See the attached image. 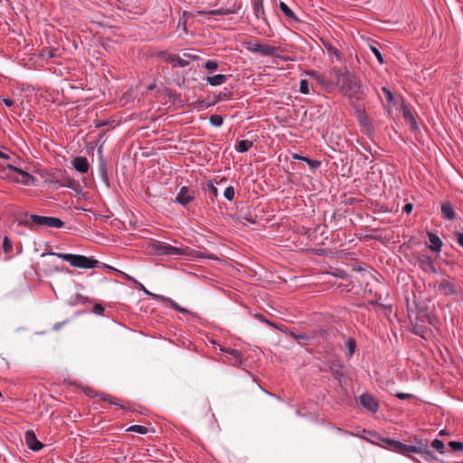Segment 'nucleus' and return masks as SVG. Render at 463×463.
<instances>
[{
	"instance_id": "nucleus-1",
	"label": "nucleus",
	"mask_w": 463,
	"mask_h": 463,
	"mask_svg": "<svg viewBox=\"0 0 463 463\" xmlns=\"http://www.w3.org/2000/svg\"><path fill=\"white\" fill-rule=\"evenodd\" d=\"M16 222L19 225L27 227L30 230H35L37 227H48L61 229L64 226V222L58 217L42 216L34 213H21Z\"/></svg>"
},
{
	"instance_id": "nucleus-2",
	"label": "nucleus",
	"mask_w": 463,
	"mask_h": 463,
	"mask_svg": "<svg viewBox=\"0 0 463 463\" xmlns=\"http://www.w3.org/2000/svg\"><path fill=\"white\" fill-rule=\"evenodd\" d=\"M52 255L55 256L66 262H68L71 267L78 269H95L97 267H100L101 262L93 257H87L81 254H72V253H59L54 251H49L47 253H43V256Z\"/></svg>"
},
{
	"instance_id": "nucleus-3",
	"label": "nucleus",
	"mask_w": 463,
	"mask_h": 463,
	"mask_svg": "<svg viewBox=\"0 0 463 463\" xmlns=\"http://www.w3.org/2000/svg\"><path fill=\"white\" fill-rule=\"evenodd\" d=\"M449 279V277L443 276L440 279L430 283L429 287L438 295L456 297L459 293L458 286Z\"/></svg>"
},
{
	"instance_id": "nucleus-4",
	"label": "nucleus",
	"mask_w": 463,
	"mask_h": 463,
	"mask_svg": "<svg viewBox=\"0 0 463 463\" xmlns=\"http://www.w3.org/2000/svg\"><path fill=\"white\" fill-rule=\"evenodd\" d=\"M338 86L340 92L344 96H351L354 93H365L366 90V87L360 79L353 72L348 74Z\"/></svg>"
},
{
	"instance_id": "nucleus-5",
	"label": "nucleus",
	"mask_w": 463,
	"mask_h": 463,
	"mask_svg": "<svg viewBox=\"0 0 463 463\" xmlns=\"http://www.w3.org/2000/svg\"><path fill=\"white\" fill-rule=\"evenodd\" d=\"M243 46L250 52L260 53L263 56L276 57L278 48L266 43L248 41L243 43Z\"/></svg>"
},
{
	"instance_id": "nucleus-6",
	"label": "nucleus",
	"mask_w": 463,
	"mask_h": 463,
	"mask_svg": "<svg viewBox=\"0 0 463 463\" xmlns=\"http://www.w3.org/2000/svg\"><path fill=\"white\" fill-rule=\"evenodd\" d=\"M381 440L391 447L392 451L401 453L402 455H408L409 453H420L425 448L420 446L405 445L400 441L391 439H381Z\"/></svg>"
},
{
	"instance_id": "nucleus-7",
	"label": "nucleus",
	"mask_w": 463,
	"mask_h": 463,
	"mask_svg": "<svg viewBox=\"0 0 463 463\" xmlns=\"http://www.w3.org/2000/svg\"><path fill=\"white\" fill-rule=\"evenodd\" d=\"M154 251L156 255L164 256H182L186 255V251L178 247H175L165 242L157 241L153 245Z\"/></svg>"
},
{
	"instance_id": "nucleus-8",
	"label": "nucleus",
	"mask_w": 463,
	"mask_h": 463,
	"mask_svg": "<svg viewBox=\"0 0 463 463\" xmlns=\"http://www.w3.org/2000/svg\"><path fill=\"white\" fill-rule=\"evenodd\" d=\"M329 370L334 379L339 383H345L348 378V370L338 359H335L330 362Z\"/></svg>"
},
{
	"instance_id": "nucleus-9",
	"label": "nucleus",
	"mask_w": 463,
	"mask_h": 463,
	"mask_svg": "<svg viewBox=\"0 0 463 463\" xmlns=\"http://www.w3.org/2000/svg\"><path fill=\"white\" fill-rule=\"evenodd\" d=\"M311 332H312L313 343L316 341L319 342V340L321 339V340L325 341L326 344H329L331 342V340L333 339V337H335V335L336 334V330L334 327H330V326L316 328V329L312 330Z\"/></svg>"
},
{
	"instance_id": "nucleus-10",
	"label": "nucleus",
	"mask_w": 463,
	"mask_h": 463,
	"mask_svg": "<svg viewBox=\"0 0 463 463\" xmlns=\"http://www.w3.org/2000/svg\"><path fill=\"white\" fill-rule=\"evenodd\" d=\"M158 56L167 63H171L174 66L184 68L189 66V61L182 59L177 54L170 53L166 51H162L158 53Z\"/></svg>"
},
{
	"instance_id": "nucleus-11",
	"label": "nucleus",
	"mask_w": 463,
	"mask_h": 463,
	"mask_svg": "<svg viewBox=\"0 0 463 463\" xmlns=\"http://www.w3.org/2000/svg\"><path fill=\"white\" fill-rule=\"evenodd\" d=\"M194 200V192H191L188 186H182L175 198V203L182 206H186L189 203L193 202Z\"/></svg>"
},
{
	"instance_id": "nucleus-12",
	"label": "nucleus",
	"mask_w": 463,
	"mask_h": 463,
	"mask_svg": "<svg viewBox=\"0 0 463 463\" xmlns=\"http://www.w3.org/2000/svg\"><path fill=\"white\" fill-rule=\"evenodd\" d=\"M61 187L69 188L77 194H80L82 191V187H81L80 184L68 175H62L61 184H59V185L53 186L54 189H59Z\"/></svg>"
},
{
	"instance_id": "nucleus-13",
	"label": "nucleus",
	"mask_w": 463,
	"mask_h": 463,
	"mask_svg": "<svg viewBox=\"0 0 463 463\" xmlns=\"http://www.w3.org/2000/svg\"><path fill=\"white\" fill-rule=\"evenodd\" d=\"M354 113L359 125L365 128L368 134H372L373 132V127L369 121L365 109L364 108H358Z\"/></svg>"
},
{
	"instance_id": "nucleus-14",
	"label": "nucleus",
	"mask_w": 463,
	"mask_h": 463,
	"mask_svg": "<svg viewBox=\"0 0 463 463\" xmlns=\"http://www.w3.org/2000/svg\"><path fill=\"white\" fill-rule=\"evenodd\" d=\"M83 392H84L86 396H89V397H91V398H94L96 396H99L100 397V401L108 402L109 405H110V406H113V405H122L121 404V401L117 400L115 398H112L109 395L105 394L103 392L98 393L94 390L90 389V387L83 388Z\"/></svg>"
},
{
	"instance_id": "nucleus-15",
	"label": "nucleus",
	"mask_w": 463,
	"mask_h": 463,
	"mask_svg": "<svg viewBox=\"0 0 463 463\" xmlns=\"http://www.w3.org/2000/svg\"><path fill=\"white\" fill-rule=\"evenodd\" d=\"M99 165H98V172L99 175L100 177V180L102 183L106 185L107 188L110 187V181L108 174L107 169V162L101 156V151L99 150Z\"/></svg>"
},
{
	"instance_id": "nucleus-16",
	"label": "nucleus",
	"mask_w": 463,
	"mask_h": 463,
	"mask_svg": "<svg viewBox=\"0 0 463 463\" xmlns=\"http://www.w3.org/2000/svg\"><path fill=\"white\" fill-rule=\"evenodd\" d=\"M24 439L27 447L33 451H39L43 447V443L37 439L33 430H27L25 432Z\"/></svg>"
},
{
	"instance_id": "nucleus-17",
	"label": "nucleus",
	"mask_w": 463,
	"mask_h": 463,
	"mask_svg": "<svg viewBox=\"0 0 463 463\" xmlns=\"http://www.w3.org/2000/svg\"><path fill=\"white\" fill-rule=\"evenodd\" d=\"M288 335L297 341L299 345H309L313 344L312 332L307 335L300 332L290 331Z\"/></svg>"
},
{
	"instance_id": "nucleus-18",
	"label": "nucleus",
	"mask_w": 463,
	"mask_h": 463,
	"mask_svg": "<svg viewBox=\"0 0 463 463\" xmlns=\"http://www.w3.org/2000/svg\"><path fill=\"white\" fill-rule=\"evenodd\" d=\"M6 168L19 175H21L22 177H24L25 180L23 181V183L25 184V185H31L34 183L35 181V177L33 176L32 175H30L29 173L25 172L24 170H23L22 168H19L14 165H11V164H8L6 165Z\"/></svg>"
},
{
	"instance_id": "nucleus-19",
	"label": "nucleus",
	"mask_w": 463,
	"mask_h": 463,
	"mask_svg": "<svg viewBox=\"0 0 463 463\" xmlns=\"http://www.w3.org/2000/svg\"><path fill=\"white\" fill-rule=\"evenodd\" d=\"M71 164L74 169L80 174H86L90 169V164L85 156H76Z\"/></svg>"
},
{
	"instance_id": "nucleus-20",
	"label": "nucleus",
	"mask_w": 463,
	"mask_h": 463,
	"mask_svg": "<svg viewBox=\"0 0 463 463\" xmlns=\"http://www.w3.org/2000/svg\"><path fill=\"white\" fill-rule=\"evenodd\" d=\"M428 239L430 242L429 249L433 252H439L441 251L443 242L441 239L436 234L435 232H428Z\"/></svg>"
},
{
	"instance_id": "nucleus-21",
	"label": "nucleus",
	"mask_w": 463,
	"mask_h": 463,
	"mask_svg": "<svg viewBox=\"0 0 463 463\" xmlns=\"http://www.w3.org/2000/svg\"><path fill=\"white\" fill-rule=\"evenodd\" d=\"M440 212L442 217L446 220L453 221L456 219V213L449 202H444L441 203Z\"/></svg>"
},
{
	"instance_id": "nucleus-22",
	"label": "nucleus",
	"mask_w": 463,
	"mask_h": 463,
	"mask_svg": "<svg viewBox=\"0 0 463 463\" xmlns=\"http://www.w3.org/2000/svg\"><path fill=\"white\" fill-rule=\"evenodd\" d=\"M292 158L293 159H296V160H300V161H303V163H307V165H308V167L315 171L317 170V168L320 167L321 165V162L319 160H316V159H311L307 156H302V155H299L298 153H295L292 155Z\"/></svg>"
},
{
	"instance_id": "nucleus-23",
	"label": "nucleus",
	"mask_w": 463,
	"mask_h": 463,
	"mask_svg": "<svg viewBox=\"0 0 463 463\" xmlns=\"http://www.w3.org/2000/svg\"><path fill=\"white\" fill-rule=\"evenodd\" d=\"M228 78L229 75L226 74H216L213 76H207L205 80L210 86L217 87L225 83Z\"/></svg>"
},
{
	"instance_id": "nucleus-24",
	"label": "nucleus",
	"mask_w": 463,
	"mask_h": 463,
	"mask_svg": "<svg viewBox=\"0 0 463 463\" xmlns=\"http://www.w3.org/2000/svg\"><path fill=\"white\" fill-rule=\"evenodd\" d=\"M346 352L345 354L347 359L352 358L357 349V344L354 338L347 337L345 342Z\"/></svg>"
},
{
	"instance_id": "nucleus-25",
	"label": "nucleus",
	"mask_w": 463,
	"mask_h": 463,
	"mask_svg": "<svg viewBox=\"0 0 463 463\" xmlns=\"http://www.w3.org/2000/svg\"><path fill=\"white\" fill-rule=\"evenodd\" d=\"M253 9L257 19L266 21L263 0H253Z\"/></svg>"
},
{
	"instance_id": "nucleus-26",
	"label": "nucleus",
	"mask_w": 463,
	"mask_h": 463,
	"mask_svg": "<svg viewBox=\"0 0 463 463\" xmlns=\"http://www.w3.org/2000/svg\"><path fill=\"white\" fill-rule=\"evenodd\" d=\"M358 402L359 405H379V402L369 392L361 394Z\"/></svg>"
},
{
	"instance_id": "nucleus-27",
	"label": "nucleus",
	"mask_w": 463,
	"mask_h": 463,
	"mask_svg": "<svg viewBox=\"0 0 463 463\" xmlns=\"http://www.w3.org/2000/svg\"><path fill=\"white\" fill-rule=\"evenodd\" d=\"M331 73L336 78L337 84H340L348 74L352 73L347 67L334 68Z\"/></svg>"
},
{
	"instance_id": "nucleus-28",
	"label": "nucleus",
	"mask_w": 463,
	"mask_h": 463,
	"mask_svg": "<svg viewBox=\"0 0 463 463\" xmlns=\"http://www.w3.org/2000/svg\"><path fill=\"white\" fill-rule=\"evenodd\" d=\"M279 8L281 11V13L288 19L295 21V22L298 21V16L295 14V13L289 8V6L286 3L280 1L279 4Z\"/></svg>"
},
{
	"instance_id": "nucleus-29",
	"label": "nucleus",
	"mask_w": 463,
	"mask_h": 463,
	"mask_svg": "<svg viewBox=\"0 0 463 463\" xmlns=\"http://www.w3.org/2000/svg\"><path fill=\"white\" fill-rule=\"evenodd\" d=\"M135 288L139 291H143L146 296L151 297L153 299L158 302L167 300L165 296L156 294L146 289V287L141 282H139V284H137Z\"/></svg>"
},
{
	"instance_id": "nucleus-30",
	"label": "nucleus",
	"mask_w": 463,
	"mask_h": 463,
	"mask_svg": "<svg viewBox=\"0 0 463 463\" xmlns=\"http://www.w3.org/2000/svg\"><path fill=\"white\" fill-rule=\"evenodd\" d=\"M411 332L420 337L425 338L426 334L430 332V329L418 321L412 325Z\"/></svg>"
},
{
	"instance_id": "nucleus-31",
	"label": "nucleus",
	"mask_w": 463,
	"mask_h": 463,
	"mask_svg": "<svg viewBox=\"0 0 463 463\" xmlns=\"http://www.w3.org/2000/svg\"><path fill=\"white\" fill-rule=\"evenodd\" d=\"M166 299L167 300H164L162 301L161 303H167L171 306V307L178 312H181L183 314H188V315H192L194 316L195 318H198L196 315H194L192 311H190L189 309L185 308V307H181L180 305H178L175 301H174L172 298H167L166 297Z\"/></svg>"
},
{
	"instance_id": "nucleus-32",
	"label": "nucleus",
	"mask_w": 463,
	"mask_h": 463,
	"mask_svg": "<svg viewBox=\"0 0 463 463\" xmlns=\"http://www.w3.org/2000/svg\"><path fill=\"white\" fill-rule=\"evenodd\" d=\"M364 94L365 93H354L351 96L350 95L345 96L348 99V100H349L351 106L353 107V109H354V111L358 108H362L359 103L363 99Z\"/></svg>"
},
{
	"instance_id": "nucleus-33",
	"label": "nucleus",
	"mask_w": 463,
	"mask_h": 463,
	"mask_svg": "<svg viewBox=\"0 0 463 463\" xmlns=\"http://www.w3.org/2000/svg\"><path fill=\"white\" fill-rule=\"evenodd\" d=\"M252 145V141H250L248 139H241L239 140L235 145V150L239 153H246L250 150Z\"/></svg>"
},
{
	"instance_id": "nucleus-34",
	"label": "nucleus",
	"mask_w": 463,
	"mask_h": 463,
	"mask_svg": "<svg viewBox=\"0 0 463 463\" xmlns=\"http://www.w3.org/2000/svg\"><path fill=\"white\" fill-rule=\"evenodd\" d=\"M210 14V15H228L231 14H233V11L228 8H219V9H213L209 11H200L199 14Z\"/></svg>"
},
{
	"instance_id": "nucleus-35",
	"label": "nucleus",
	"mask_w": 463,
	"mask_h": 463,
	"mask_svg": "<svg viewBox=\"0 0 463 463\" xmlns=\"http://www.w3.org/2000/svg\"><path fill=\"white\" fill-rule=\"evenodd\" d=\"M221 351L222 353L230 354L235 360L236 363L240 364H242V355L239 350L222 347Z\"/></svg>"
},
{
	"instance_id": "nucleus-36",
	"label": "nucleus",
	"mask_w": 463,
	"mask_h": 463,
	"mask_svg": "<svg viewBox=\"0 0 463 463\" xmlns=\"http://www.w3.org/2000/svg\"><path fill=\"white\" fill-rule=\"evenodd\" d=\"M403 118L405 121H407L412 129L418 128V124L416 118L413 117L411 111L409 109H403Z\"/></svg>"
},
{
	"instance_id": "nucleus-37",
	"label": "nucleus",
	"mask_w": 463,
	"mask_h": 463,
	"mask_svg": "<svg viewBox=\"0 0 463 463\" xmlns=\"http://www.w3.org/2000/svg\"><path fill=\"white\" fill-rule=\"evenodd\" d=\"M186 255H189L191 257H194L197 259H211V260H217V257H215L212 253L208 252H203L201 250H191L189 253L186 252Z\"/></svg>"
},
{
	"instance_id": "nucleus-38",
	"label": "nucleus",
	"mask_w": 463,
	"mask_h": 463,
	"mask_svg": "<svg viewBox=\"0 0 463 463\" xmlns=\"http://www.w3.org/2000/svg\"><path fill=\"white\" fill-rule=\"evenodd\" d=\"M324 46L329 55L334 56L337 61L342 60V55L337 48H335L329 43H324Z\"/></svg>"
},
{
	"instance_id": "nucleus-39",
	"label": "nucleus",
	"mask_w": 463,
	"mask_h": 463,
	"mask_svg": "<svg viewBox=\"0 0 463 463\" xmlns=\"http://www.w3.org/2000/svg\"><path fill=\"white\" fill-rule=\"evenodd\" d=\"M90 302V298L85 297V296H82L80 294H76L75 297L71 298L70 300H69V305L71 306H77L79 304H86V303H89Z\"/></svg>"
},
{
	"instance_id": "nucleus-40",
	"label": "nucleus",
	"mask_w": 463,
	"mask_h": 463,
	"mask_svg": "<svg viewBox=\"0 0 463 463\" xmlns=\"http://www.w3.org/2000/svg\"><path fill=\"white\" fill-rule=\"evenodd\" d=\"M209 122L212 126L220 128L223 124V118L218 114H213L209 118Z\"/></svg>"
},
{
	"instance_id": "nucleus-41",
	"label": "nucleus",
	"mask_w": 463,
	"mask_h": 463,
	"mask_svg": "<svg viewBox=\"0 0 463 463\" xmlns=\"http://www.w3.org/2000/svg\"><path fill=\"white\" fill-rule=\"evenodd\" d=\"M232 97V91L228 89H224L222 91H221L215 98L214 103H218L221 101L228 100Z\"/></svg>"
},
{
	"instance_id": "nucleus-42",
	"label": "nucleus",
	"mask_w": 463,
	"mask_h": 463,
	"mask_svg": "<svg viewBox=\"0 0 463 463\" xmlns=\"http://www.w3.org/2000/svg\"><path fill=\"white\" fill-rule=\"evenodd\" d=\"M203 67L209 71H215L219 68V62L215 60H208Z\"/></svg>"
},
{
	"instance_id": "nucleus-43",
	"label": "nucleus",
	"mask_w": 463,
	"mask_h": 463,
	"mask_svg": "<svg viewBox=\"0 0 463 463\" xmlns=\"http://www.w3.org/2000/svg\"><path fill=\"white\" fill-rule=\"evenodd\" d=\"M128 431L137 432L139 434H146L148 430L146 427L142 425H132L127 429Z\"/></svg>"
},
{
	"instance_id": "nucleus-44",
	"label": "nucleus",
	"mask_w": 463,
	"mask_h": 463,
	"mask_svg": "<svg viewBox=\"0 0 463 463\" xmlns=\"http://www.w3.org/2000/svg\"><path fill=\"white\" fill-rule=\"evenodd\" d=\"M299 92L307 95L310 93V85L307 80H301L299 82Z\"/></svg>"
},
{
	"instance_id": "nucleus-45",
	"label": "nucleus",
	"mask_w": 463,
	"mask_h": 463,
	"mask_svg": "<svg viewBox=\"0 0 463 463\" xmlns=\"http://www.w3.org/2000/svg\"><path fill=\"white\" fill-rule=\"evenodd\" d=\"M234 194H235V190L232 185L227 186L223 192V197L227 201H230V202L233 200Z\"/></svg>"
},
{
	"instance_id": "nucleus-46",
	"label": "nucleus",
	"mask_w": 463,
	"mask_h": 463,
	"mask_svg": "<svg viewBox=\"0 0 463 463\" xmlns=\"http://www.w3.org/2000/svg\"><path fill=\"white\" fill-rule=\"evenodd\" d=\"M370 50L373 53V55L376 57V59L380 64L384 63V58L377 47L370 45Z\"/></svg>"
},
{
	"instance_id": "nucleus-47",
	"label": "nucleus",
	"mask_w": 463,
	"mask_h": 463,
	"mask_svg": "<svg viewBox=\"0 0 463 463\" xmlns=\"http://www.w3.org/2000/svg\"><path fill=\"white\" fill-rule=\"evenodd\" d=\"M431 447L439 453H444L445 446L443 441L436 439L431 442Z\"/></svg>"
},
{
	"instance_id": "nucleus-48",
	"label": "nucleus",
	"mask_w": 463,
	"mask_h": 463,
	"mask_svg": "<svg viewBox=\"0 0 463 463\" xmlns=\"http://www.w3.org/2000/svg\"><path fill=\"white\" fill-rule=\"evenodd\" d=\"M255 317H256L260 322L265 323V324H267V325L270 326H271V327H273V328H278V329H279V327L277 326V325H276V324H274L273 322H271V321H269V319H267V318H266L262 314H260V313H257V314L255 315Z\"/></svg>"
},
{
	"instance_id": "nucleus-49",
	"label": "nucleus",
	"mask_w": 463,
	"mask_h": 463,
	"mask_svg": "<svg viewBox=\"0 0 463 463\" xmlns=\"http://www.w3.org/2000/svg\"><path fill=\"white\" fill-rule=\"evenodd\" d=\"M204 189L208 190L213 195V197H217L219 194L217 187L213 184L212 181H208L206 183V187Z\"/></svg>"
},
{
	"instance_id": "nucleus-50",
	"label": "nucleus",
	"mask_w": 463,
	"mask_h": 463,
	"mask_svg": "<svg viewBox=\"0 0 463 463\" xmlns=\"http://www.w3.org/2000/svg\"><path fill=\"white\" fill-rule=\"evenodd\" d=\"M419 260L426 265L427 267H430V266H432V263H433V260L430 256L429 255H426V254H422L419 257Z\"/></svg>"
},
{
	"instance_id": "nucleus-51",
	"label": "nucleus",
	"mask_w": 463,
	"mask_h": 463,
	"mask_svg": "<svg viewBox=\"0 0 463 463\" xmlns=\"http://www.w3.org/2000/svg\"><path fill=\"white\" fill-rule=\"evenodd\" d=\"M317 81L322 88L325 89H327L331 86V82L322 74L318 77Z\"/></svg>"
},
{
	"instance_id": "nucleus-52",
	"label": "nucleus",
	"mask_w": 463,
	"mask_h": 463,
	"mask_svg": "<svg viewBox=\"0 0 463 463\" xmlns=\"http://www.w3.org/2000/svg\"><path fill=\"white\" fill-rule=\"evenodd\" d=\"M449 446L453 451L463 450V443L460 441H449Z\"/></svg>"
},
{
	"instance_id": "nucleus-53",
	"label": "nucleus",
	"mask_w": 463,
	"mask_h": 463,
	"mask_svg": "<svg viewBox=\"0 0 463 463\" xmlns=\"http://www.w3.org/2000/svg\"><path fill=\"white\" fill-rule=\"evenodd\" d=\"M382 90L384 93L387 101L389 103H392L393 101V99H394V96H393L392 91L390 89L386 88V87H383Z\"/></svg>"
},
{
	"instance_id": "nucleus-54",
	"label": "nucleus",
	"mask_w": 463,
	"mask_h": 463,
	"mask_svg": "<svg viewBox=\"0 0 463 463\" xmlns=\"http://www.w3.org/2000/svg\"><path fill=\"white\" fill-rule=\"evenodd\" d=\"M13 249V243L12 241L7 238L5 237L3 240V250L5 252H9Z\"/></svg>"
},
{
	"instance_id": "nucleus-55",
	"label": "nucleus",
	"mask_w": 463,
	"mask_h": 463,
	"mask_svg": "<svg viewBox=\"0 0 463 463\" xmlns=\"http://www.w3.org/2000/svg\"><path fill=\"white\" fill-rule=\"evenodd\" d=\"M303 73L315 80H317L318 77L321 75L317 71L315 70H307Z\"/></svg>"
},
{
	"instance_id": "nucleus-56",
	"label": "nucleus",
	"mask_w": 463,
	"mask_h": 463,
	"mask_svg": "<svg viewBox=\"0 0 463 463\" xmlns=\"http://www.w3.org/2000/svg\"><path fill=\"white\" fill-rule=\"evenodd\" d=\"M454 240L455 241L463 248V232H454Z\"/></svg>"
},
{
	"instance_id": "nucleus-57",
	"label": "nucleus",
	"mask_w": 463,
	"mask_h": 463,
	"mask_svg": "<svg viewBox=\"0 0 463 463\" xmlns=\"http://www.w3.org/2000/svg\"><path fill=\"white\" fill-rule=\"evenodd\" d=\"M104 307L100 304H95L92 307V313L98 316H102Z\"/></svg>"
},
{
	"instance_id": "nucleus-58",
	"label": "nucleus",
	"mask_w": 463,
	"mask_h": 463,
	"mask_svg": "<svg viewBox=\"0 0 463 463\" xmlns=\"http://www.w3.org/2000/svg\"><path fill=\"white\" fill-rule=\"evenodd\" d=\"M427 321L430 325H434L435 322L437 321V317L430 313L426 314L425 315V318L424 319H421L420 321L421 322H424V321Z\"/></svg>"
},
{
	"instance_id": "nucleus-59",
	"label": "nucleus",
	"mask_w": 463,
	"mask_h": 463,
	"mask_svg": "<svg viewBox=\"0 0 463 463\" xmlns=\"http://www.w3.org/2000/svg\"><path fill=\"white\" fill-rule=\"evenodd\" d=\"M120 274H122V275L125 277V279H126L127 280H128V281L132 282V283L135 285V287H136L137 284H139V281H138V280H137V279H136L135 278H133L132 276H130V275H128V274H127V273H125V272H122V271H120Z\"/></svg>"
},
{
	"instance_id": "nucleus-60",
	"label": "nucleus",
	"mask_w": 463,
	"mask_h": 463,
	"mask_svg": "<svg viewBox=\"0 0 463 463\" xmlns=\"http://www.w3.org/2000/svg\"><path fill=\"white\" fill-rule=\"evenodd\" d=\"M57 49L51 48L46 51H44V55H46L48 58H54L56 57Z\"/></svg>"
},
{
	"instance_id": "nucleus-61",
	"label": "nucleus",
	"mask_w": 463,
	"mask_h": 463,
	"mask_svg": "<svg viewBox=\"0 0 463 463\" xmlns=\"http://www.w3.org/2000/svg\"><path fill=\"white\" fill-rule=\"evenodd\" d=\"M413 210V204L411 203H406L402 207V212L409 214Z\"/></svg>"
},
{
	"instance_id": "nucleus-62",
	"label": "nucleus",
	"mask_w": 463,
	"mask_h": 463,
	"mask_svg": "<svg viewBox=\"0 0 463 463\" xmlns=\"http://www.w3.org/2000/svg\"><path fill=\"white\" fill-rule=\"evenodd\" d=\"M4 104L8 107V108H11L14 106V101L11 99V98H8V97H5L2 99Z\"/></svg>"
},
{
	"instance_id": "nucleus-63",
	"label": "nucleus",
	"mask_w": 463,
	"mask_h": 463,
	"mask_svg": "<svg viewBox=\"0 0 463 463\" xmlns=\"http://www.w3.org/2000/svg\"><path fill=\"white\" fill-rule=\"evenodd\" d=\"M47 182L53 188L54 185H59V184H61V179L59 180V179H56V178H51V179L47 180Z\"/></svg>"
},
{
	"instance_id": "nucleus-64",
	"label": "nucleus",
	"mask_w": 463,
	"mask_h": 463,
	"mask_svg": "<svg viewBox=\"0 0 463 463\" xmlns=\"http://www.w3.org/2000/svg\"><path fill=\"white\" fill-rule=\"evenodd\" d=\"M395 396H396L397 398H399L400 400H405V399H407V398L411 397V394L405 393V392H397V393L395 394Z\"/></svg>"
}]
</instances>
